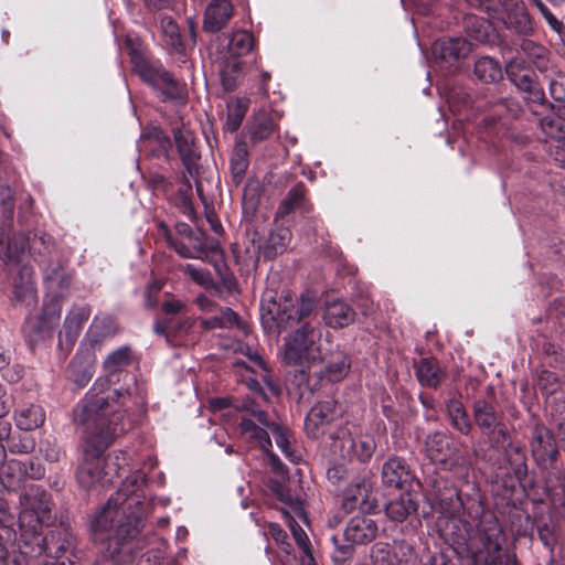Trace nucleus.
<instances>
[{
    "mask_svg": "<svg viewBox=\"0 0 565 565\" xmlns=\"http://www.w3.org/2000/svg\"><path fill=\"white\" fill-rule=\"evenodd\" d=\"M160 26L162 34L167 38L168 44L179 51L182 46L181 36L179 26L173 19L171 17H162Z\"/></svg>",
    "mask_w": 565,
    "mask_h": 565,
    "instance_id": "8fccbe9b",
    "label": "nucleus"
},
{
    "mask_svg": "<svg viewBox=\"0 0 565 565\" xmlns=\"http://www.w3.org/2000/svg\"><path fill=\"white\" fill-rule=\"evenodd\" d=\"M351 359L342 350H328L327 359L318 362L309 373H295L294 382L300 390V396L305 391L313 392L322 386L324 382L335 383L342 381L350 372Z\"/></svg>",
    "mask_w": 565,
    "mask_h": 565,
    "instance_id": "6e6552de",
    "label": "nucleus"
},
{
    "mask_svg": "<svg viewBox=\"0 0 565 565\" xmlns=\"http://www.w3.org/2000/svg\"><path fill=\"white\" fill-rule=\"evenodd\" d=\"M382 479L388 487L404 489L411 486L414 475L404 459L392 457L383 465Z\"/></svg>",
    "mask_w": 565,
    "mask_h": 565,
    "instance_id": "aec40b11",
    "label": "nucleus"
},
{
    "mask_svg": "<svg viewBox=\"0 0 565 565\" xmlns=\"http://www.w3.org/2000/svg\"><path fill=\"white\" fill-rule=\"evenodd\" d=\"M200 324L204 331L236 327L244 334L248 333V326L228 307L220 308V315L202 319Z\"/></svg>",
    "mask_w": 565,
    "mask_h": 565,
    "instance_id": "cd10ccee",
    "label": "nucleus"
},
{
    "mask_svg": "<svg viewBox=\"0 0 565 565\" xmlns=\"http://www.w3.org/2000/svg\"><path fill=\"white\" fill-rule=\"evenodd\" d=\"M167 241L171 247L183 258H203V248L201 245H190L183 239H175L167 236Z\"/></svg>",
    "mask_w": 565,
    "mask_h": 565,
    "instance_id": "49530a36",
    "label": "nucleus"
},
{
    "mask_svg": "<svg viewBox=\"0 0 565 565\" xmlns=\"http://www.w3.org/2000/svg\"><path fill=\"white\" fill-rule=\"evenodd\" d=\"M322 318L330 328H344L354 321L355 311L345 301L335 299L326 303Z\"/></svg>",
    "mask_w": 565,
    "mask_h": 565,
    "instance_id": "393cba45",
    "label": "nucleus"
},
{
    "mask_svg": "<svg viewBox=\"0 0 565 565\" xmlns=\"http://www.w3.org/2000/svg\"><path fill=\"white\" fill-rule=\"evenodd\" d=\"M286 522L292 533V536H294L297 545L303 553V555L301 557L302 565H316V561H315V557L312 554V546L310 544V541H309L306 532L295 521V518L287 519Z\"/></svg>",
    "mask_w": 565,
    "mask_h": 565,
    "instance_id": "ea45409f",
    "label": "nucleus"
},
{
    "mask_svg": "<svg viewBox=\"0 0 565 565\" xmlns=\"http://www.w3.org/2000/svg\"><path fill=\"white\" fill-rule=\"evenodd\" d=\"M242 73V63L236 57H231L222 63L220 75L225 90H233Z\"/></svg>",
    "mask_w": 565,
    "mask_h": 565,
    "instance_id": "79ce46f5",
    "label": "nucleus"
},
{
    "mask_svg": "<svg viewBox=\"0 0 565 565\" xmlns=\"http://www.w3.org/2000/svg\"><path fill=\"white\" fill-rule=\"evenodd\" d=\"M268 534L277 544L289 546V544L286 542L287 533L281 529L279 524L270 523L268 525Z\"/></svg>",
    "mask_w": 565,
    "mask_h": 565,
    "instance_id": "680f3d73",
    "label": "nucleus"
},
{
    "mask_svg": "<svg viewBox=\"0 0 565 565\" xmlns=\"http://www.w3.org/2000/svg\"><path fill=\"white\" fill-rule=\"evenodd\" d=\"M248 149L246 143L237 142L230 160V171L233 182L238 185L245 178L248 169Z\"/></svg>",
    "mask_w": 565,
    "mask_h": 565,
    "instance_id": "72a5a7b5",
    "label": "nucleus"
},
{
    "mask_svg": "<svg viewBox=\"0 0 565 565\" xmlns=\"http://www.w3.org/2000/svg\"><path fill=\"white\" fill-rule=\"evenodd\" d=\"M186 305L184 301L178 298L170 297L169 299L164 300L161 305V310L166 315H178L183 311H185Z\"/></svg>",
    "mask_w": 565,
    "mask_h": 565,
    "instance_id": "13d9d810",
    "label": "nucleus"
},
{
    "mask_svg": "<svg viewBox=\"0 0 565 565\" xmlns=\"http://www.w3.org/2000/svg\"><path fill=\"white\" fill-rule=\"evenodd\" d=\"M131 362L130 349L128 347L119 348L107 355L103 362V367L108 374L120 372Z\"/></svg>",
    "mask_w": 565,
    "mask_h": 565,
    "instance_id": "37998d69",
    "label": "nucleus"
},
{
    "mask_svg": "<svg viewBox=\"0 0 565 565\" xmlns=\"http://www.w3.org/2000/svg\"><path fill=\"white\" fill-rule=\"evenodd\" d=\"M476 77L486 84L495 83L502 78V68L498 61L484 56L475 63Z\"/></svg>",
    "mask_w": 565,
    "mask_h": 565,
    "instance_id": "e433bc0d",
    "label": "nucleus"
},
{
    "mask_svg": "<svg viewBox=\"0 0 565 565\" xmlns=\"http://www.w3.org/2000/svg\"><path fill=\"white\" fill-rule=\"evenodd\" d=\"M354 488V491L353 489H349L345 495L347 500L350 501L352 504L358 502L359 500L363 501L365 494H363L362 491L366 492L364 484L356 483Z\"/></svg>",
    "mask_w": 565,
    "mask_h": 565,
    "instance_id": "69168bd1",
    "label": "nucleus"
},
{
    "mask_svg": "<svg viewBox=\"0 0 565 565\" xmlns=\"http://www.w3.org/2000/svg\"><path fill=\"white\" fill-rule=\"evenodd\" d=\"M465 30L472 40L479 43L488 42L492 32V28L489 21L475 15L466 17Z\"/></svg>",
    "mask_w": 565,
    "mask_h": 565,
    "instance_id": "58836bf2",
    "label": "nucleus"
},
{
    "mask_svg": "<svg viewBox=\"0 0 565 565\" xmlns=\"http://www.w3.org/2000/svg\"><path fill=\"white\" fill-rule=\"evenodd\" d=\"M12 525L13 516L7 503L0 500V565H6L10 555L14 553L15 532Z\"/></svg>",
    "mask_w": 565,
    "mask_h": 565,
    "instance_id": "5701e85b",
    "label": "nucleus"
},
{
    "mask_svg": "<svg viewBox=\"0 0 565 565\" xmlns=\"http://www.w3.org/2000/svg\"><path fill=\"white\" fill-rule=\"evenodd\" d=\"M61 312L60 305L44 303L42 313L25 322L23 334L31 347L52 338L54 329L60 323Z\"/></svg>",
    "mask_w": 565,
    "mask_h": 565,
    "instance_id": "f8f14e48",
    "label": "nucleus"
},
{
    "mask_svg": "<svg viewBox=\"0 0 565 565\" xmlns=\"http://www.w3.org/2000/svg\"><path fill=\"white\" fill-rule=\"evenodd\" d=\"M550 94L554 99L553 104H559L565 102V86L562 82L553 79L550 83Z\"/></svg>",
    "mask_w": 565,
    "mask_h": 565,
    "instance_id": "052dcab7",
    "label": "nucleus"
},
{
    "mask_svg": "<svg viewBox=\"0 0 565 565\" xmlns=\"http://www.w3.org/2000/svg\"><path fill=\"white\" fill-rule=\"evenodd\" d=\"M20 553L30 557L41 556L47 552L42 527L52 520L50 495L40 486L31 484L20 495Z\"/></svg>",
    "mask_w": 565,
    "mask_h": 565,
    "instance_id": "7ed1b4c3",
    "label": "nucleus"
},
{
    "mask_svg": "<svg viewBox=\"0 0 565 565\" xmlns=\"http://www.w3.org/2000/svg\"><path fill=\"white\" fill-rule=\"evenodd\" d=\"M473 420L481 433L495 444L509 438V430L503 423V414L486 399H477L472 406Z\"/></svg>",
    "mask_w": 565,
    "mask_h": 565,
    "instance_id": "9b49d317",
    "label": "nucleus"
},
{
    "mask_svg": "<svg viewBox=\"0 0 565 565\" xmlns=\"http://www.w3.org/2000/svg\"><path fill=\"white\" fill-rule=\"evenodd\" d=\"M342 412L341 406L334 399H326L316 404L306 417L305 427L307 434L317 438L321 428L335 419Z\"/></svg>",
    "mask_w": 565,
    "mask_h": 565,
    "instance_id": "dca6fc26",
    "label": "nucleus"
},
{
    "mask_svg": "<svg viewBox=\"0 0 565 565\" xmlns=\"http://www.w3.org/2000/svg\"><path fill=\"white\" fill-rule=\"evenodd\" d=\"M266 454L269 457V463H270L273 471L278 475H281V476L286 475L287 471L285 470V466L280 462L278 457L276 455L271 454L270 451L266 452Z\"/></svg>",
    "mask_w": 565,
    "mask_h": 565,
    "instance_id": "774afa93",
    "label": "nucleus"
},
{
    "mask_svg": "<svg viewBox=\"0 0 565 565\" xmlns=\"http://www.w3.org/2000/svg\"><path fill=\"white\" fill-rule=\"evenodd\" d=\"M41 451H43L45 459L50 462H57L62 457L61 448L49 441L41 445Z\"/></svg>",
    "mask_w": 565,
    "mask_h": 565,
    "instance_id": "bf43d9fd",
    "label": "nucleus"
},
{
    "mask_svg": "<svg viewBox=\"0 0 565 565\" xmlns=\"http://www.w3.org/2000/svg\"><path fill=\"white\" fill-rule=\"evenodd\" d=\"M235 353L242 358L235 359L233 365L236 367H244L246 371L259 374V376L267 381L268 369L258 351L246 343H237Z\"/></svg>",
    "mask_w": 565,
    "mask_h": 565,
    "instance_id": "b1692460",
    "label": "nucleus"
},
{
    "mask_svg": "<svg viewBox=\"0 0 565 565\" xmlns=\"http://www.w3.org/2000/svg\"><path fill=\"white\" fill-rule=\"evenodd\" d=\"M195 305L199 307V309L203 312H213L215 311L218 306L215 301L206 297L205 295L201 294L199 295L195 300Z\"/></svg>",
    "mask_w": 565,
    "mask_h": 565,
    "instance_id": "e2e57ef3",
    "label": "nucleus"
},
{
    "mask_svg": "<svg viewBox=\"0 0 565 565\" xmlns=\"http://www.w3.org/2000/svg\"><path fill=\"white\" fill-rule=\"evenodd\" d=\"M330 540L334 547L331 554L333 562L338 565L344 564L349 558H351L354 551V544L350 542L341 544L337 535H332Z\"/></svg>",
    "mask_w": 565,
    "mask_h": 565,
    "instance_id": "603ef678",
    "label": "nucleus"
},
{
    "mask_svg": "<svg viewBox=\"0 0 565 565\" xmlns=\"http://www.w3.org/2000/svg\"><path fill=\"white\" fill-rule=\"evenodd\" d=\"M245 411L250 413V417H242L239 423V430L244 438L249 441L256 443L264 452H269L271 449V440L269 437L270 429L262 425L253 415V411H260L249 403L243 406Z\"/></svg>",
    "mask_w": 565,
    "mask_h": 565,
    "instance_id": "a211bd4d",
    "label": "nucleus"
},
{
    "mask_svg": "<svg viewBox=\"0 0 565 565\" xmlns=\"http://www.w3.org/2000/svg\"><path fill=\"white\" fill-rule=\"evenodd\" d=\"M416 375L420 384L428 387H437L445 377V373L439 365L427 359L419 362Z\"/></svg>",
    "mask_w": 565,
    "mask_h": 565,
    "instance_id": "4c0bfd02",
    "label": "nucleus"
},
{
    "mask_svg": "<svg viewBox=\"0 0 565 565\" xmlns=\"http://www.w3.org/2000/svg\"><path fill=\"white\" fill-rule=\"evenodd\" d=\"M559 384L555 375L548 371H543L537 379V387L545 394H553L557 391Z\"/></svg>",
    "mask_w": 565,
    "mask_h": 565,
    "instance_id": "5fc2aeb1",
    "label": "nucleus"
},
{
    "mask_svg": "<svg viewBox=\"0 0 565 565\" xmlns=\"http://www.w3.org/2000/svg\"><path fill=\"white\" fill-rule=\"evenodd\" d=\"M471 51V44L462 38H449L437 40L433 44V55L448 65L465 58Z\"/></svg>",
    "mask_w": 565,
    "mask_h": 565,
    "instance_id": "6ab92c4d",
    "label": "nucleus"
},
{
    "mask_svg": "<svg viewBox=\"0 0 565 565\" xmlns=\"http://www.w3.org/2000/svg\"><path fill=\"white\" fill-rule=\"evenodd\" d=\"M334 452H339L343 459H356L367 461L374 454L375 441L372 435L360 433L353 435L347 428H340L331 445Z\"/></svg>",
    "mask_w": 565,
    "mask_h": 565,
    "instance_id": "9d476101",
    "label": "nucleus"
},
{
    "mask_svg": "<svg viewBox=\"0 0 565 565\" xmlns=\"http://www.w3.org/2000/svg\"><path fill=\"white\" fill-rule=\"evenodd\" d=\"M376 523L369 516H353L345 526L344 539L352 544H365L375 539Z\"/></svg>",
    "mask_w": 565,
    "mask_h": 565,
    "instance_id": "412c9836",
    "label": "nucleus"
},
{
    "mask_svg": "<svg viewBox=\"0 0 565 565\" xmlns=\"http://www.w3.org/2000/svg\"><path fill=\"white\" fill-rule=\"evenodd\" d=\"M426 451L431 460L446 462L455 455L451 437L438 431L428 435L426 439Z\"/></svg>",
    "mask_w": 565,
    "mask_h": 565,
    "instance_id": "c756f323",
    "label": "nucleus"
},
{
    "mask_svg": "<svg viewBox=\"0 0 565 565\" xmlns=\"http://www.w3.org/2000/svg\"><path fill=\"white\" fill-rule=\"evenodd\" d=\"M247 111V103L244 99H235L228 104V124L232 125V129L235 130L242 124V120Z\"/></svg>",
    "mask_w": 565,
    "mask_h": 565,
    "instance_id": "864d4df0",
    "label": "nucleus"
},
{
    "mask_svg": "<svg viewBox=\"0 0 565 565\" xmlns=\"http://www.w3.org/2000/svg\"><path fill=\"white\" fill-rule=\"evenodd\" d=\"M446 408L451 426L460 434L468 436L472 430V424L462 402L457 397H451L448 399Z\"/></svg>",
    "mask_w": 565,
    "mask_h": 565,
    "instance_id": "7c9ffc66",
    "label": "nucleus"
},
{
    "mask_svg": "<svg viewBox=\"0 0 565 565\" xmlns=\"http://www.w3.org/2000/svg\"><path fill=\"white\" fill-rule=\"evenodd\" d=\"M43 278L47 296L52 298L50 303L60 305V299L65 297L71 286L70 274L58 263H49L43 268Z\"/></svg>",
    "mask_w": 565,
    "mask_h": 565,
    "instance_id": "f3484780",
    "label": "nucleus"
},
{
    "mask_svg": "<svg viewBox=\"0 0 565 565\" xmlns=\"http://www.w3.org/2000/svg\"><path fill=\"white\" fill-rule=\"evenodd\" d=\"M306 206V188L302 183L291 188L286 198L281 201L277 209L276 217L284 218L296 210H302Z\"/></svg>",
    "mask_w": 565,
    "mask_h": 565,
    "instance_id": "f704fd0d",
    "label": "nucleus"
},
{
    "mask_svg": "<svg viewBox=\"0 0 565 565\" xmlns=\"http://www.w3.org/2000/svg\"><path fill=\"white\" fill-rule=\"evenodd\" d=\"M416 510L417 503L412 499L411 494L403 493L386 504L385 513L392 521L403 522L408 515L415 513Z\"/></svg>",
    "mask_w": 565,
    "mask_h": 565,
    "instance_id": "2f4dec72",
    "label": "nucleus"
},
{
    "mask_svg": "<svg viewBox=\"0 0 565 565\" xmlns=\"http://www.w3.org/2000/svg\"><path fill=\"white\" fill-rule=\"evenodd\" d=\"M275 124L273 118L266 113H259L255 116L250 128V138L253 141H263L274 131Z\"/></svg>",
    "mask_w": 565,
    "mask_h": 565,
    "instance_id": "a18cd8bd",
    "label": "nucleus"
},
{
    "mask_svg": "<svg viewBox=\"0 0 565 565\" xmlns=\"http://www.w3.org/2000/svg\"><path fill=\"white\" fill-rule=\"evenodd\" d=\"M89 317V309L87 307H74L66 316L64 321V337L72 345L76 340L83 323Z\"/></svg>",
    "mask_w": 565,
    "mask_h": 565,
    "instance_id": "c9c22d12",
    "label": "nucleus"
},
{
    "mask_svg": "<svg viewBox=\"0 0 565 565\" xmlns=\"http://www.w3.org/2000/svg\"><path fill=\"white\" fill-rule=\"evenodd\" d=\"M173 135L178 153L185 170V173L182 175V182L186 189H191L190 178L194 179L198 175L200 160L194 134L182 125L181 127L173 128Z\"/></svg>",
    "mask_w": 565,
    "mask_h": 565,
    "instance_id": "ddd939ff",
    "label": "nucleus"
},
{
    "mask_svg": "<svg viewBox=\"0 0 565 565\" xmlns=\"http://www.w3.org/2000/svg\"><path fill=\"white\" fill-rule=\"evenodd\" d=\"M103 385L102 381L95 382L74 412L75 422L85 435L76 480L86 490L105 489L119 476V463L110 462L111 457H105L104 452L128 428L122 422L121 406L131 398L132 392H106Z\"/></svg>",
    "mask_w": 565,
    "mask_h": 565,
    "instance_id": "f257e3e1",
    "label": "nucleus"
},
{
    "mask_svg": "<svg viewBox=\"0 0 565 565\" xmlns=\"http://www.w3.org/2000/svg\"><path fill=\"white\" fill-rule=\"evenodd\" d=\"M290 239V230L284 226H279L271 231L268 236L258 244V253L263 254L265 258H275L277 255L282 254L287 249Z\"/></svg>",
    "mask_w": 565,
    "mask_h": 565,
    "instance_id": "bb28decb",
    "label": "nucleus"
},
{
    "mask_svg": "<svg viewBox=\"0 0 565 565\" xmlns=\"http://www.w3.org/2000/svg\"><path fill=\"white\" fill-rule=\"evenodd\" d=\"M233 14V6L228 0H213L204 14V29L217 32L223 29Z\"/></svg>",
    "mask_w": 565,
    "mask_h": 565,
    "instance_id": "a878e982",
    "label": "nucleus"
},
{
    "mask_svg": "<svg viewBox=\"0 0 565 565\" xmlns=\"http://www.w3.org/2000/svg\"><path fill=\"white\" fill-rule=\"evenodd\" d=\"M255 40L248 31H236L232 34L228 42V53L233 57L243 56L252 51Z\"/></svg>",
    "mask_w": 565,
    "mask_h": 565,
    "instance_id": "a19ab883",
    "label": "nucleus"
},
{
    "mask_svg": "<svg viewBox=\"0 0 565 565\" xmlns=\"http://www.w3.org/2000/svg\"><path fill=\"white\" fill-rule=\"evenodd\" d=\"M93 376V365L92 360L89 358H83L79 354H76L68 367H67V377L70 381L74 382L78 387H83L88 384Z\"/></svg>",
    "mask_w": 565,
    "mask_h": 565,
    "instance_id": "473e14b6",
    "label": "nucleus"
},
{
    "mask_svg": "<svg viewBox=\"0 0 565 565\" xmlns=\"http://www.w3.org/2000/svg\"><path fill=\"white\" fill-rule=\"evenodd\" d=\"M509 76L511 77V79L514 82L519 89L530 93L531 98L534 102H543L544 94L541 89L536 87L535 82L530 75L524 74L519 77H512V74H509Z\"/></svg>",
    "mask_w": 565,
    "mask_h": 565,
    "instance_id": "3c124183",
    "label": "nucleus"
},
{
    "mask_svg": "<svg viewBox=\"0 0 565 565\" xmlns=\"http://www.w3.org/2000/svg\"><path fill=\"white\" fill-rule=\"evenodd\" d=\"M550 499L555 509L565 511V479L551 488Z\"/></svg>",
    "mask_w": 565,
    "mask_h": 565,
    "instance_id": "6e6d98bb",
    "label": "nucleus"
},
{
    "mask_svg": "<svg viewBox=\"0 0 565 565\" xmlns=\"http://www.w3.org/2000/svg\"><path fill=\"white\" fill-rule=\"evenodd\" d=\"M150 138H153L162 149V151L167 152L170 147V139L166 137L161 130L154 128L151 132L148 134Z\"/></svg>",
    "mask_w": 565,
    "mask_h": 565,
    "instance_id": "338daca9",
    "label": "nucleus"
},
{
    "mask_svg": "<svg viewBox=\"0 0 565 565\" xmlns=\"http://www.w3.org/2000/svg\"><path fill=\"white\" fill-rule=\"evenodd\" d=\"M540 127L547 138L555 141L565 138V124L557 117L545 116L540 120Z\"/></svg>",
    "mask_w": 565,
    "mask_h": 565,
    "instance_id": "de8ad7c7",
    "label": "nucleus"
},
{
    "mask_svg": "<svg viewBox=\"0 0 565 565\" xmlns=\"http://www.w3.org/2000/svg\"><path fill=\"white\" fill-rule=\"evenodd\" d=\"M253 415L262 425H265L267 428L270 429L275 437L277 447L281 450L285 457L289 459L291 462H297L299 457L291 449V434L289 429L271 420L265 411H253Z\"/></svg>",
    "mask_w": 565,
    "mask_h": 565,
    "instance_id": "4be33fe9",
    "label": "nucleus"
},
{
    "mask_svg": "<svg viewBox=\"0 0 565 565\" xmlns=\"http://www.w3.org/2000/svg\"><path fill=\"white\" fill-rule=\"evenodd\" d=\"M530 445L532 455L540 466L545 468L555 461L558 454L556 443L553 434L545 426H534Z\"/></svg>",
    "mask_w": 565,
    "mask_h": 565,
    "instance_id": "2eb2a0df",
    "label": "nucleus"
},
{
    "mask_svg": "<svg viewBox=\"0 0 565 565\" xmlns=\"http://www.w3.org/2000/svg\"><path fill=\"white\" fill-rule=\"evenodd\" d=\"M504 542L505 534L498 519L486 515L469 535L466 551L473 565H509L502 552Z\"/></svg>",
    "mask_w": 565,
    "mask_h": 565,
    "instance_id": "423d86ee",
    "label": "nucleus"
},
{
    "mask_svg": "<svg viewBox=\"0 0 565 565\" xmlns=\"http://www.w3.org/2000/svg\"><path fill=\"white\" fill-rule=\"evenodd\" d=\"M145 481L140 471L128 476L94 518L90 527L95 540L103 544L95 565H122L132 559L135 540L142 527L140 515L132 509L140 503L138 491Z\"/></svg>",
    "mask_w": 565,
    "mask_h": 565,
    "instance_id": "f03ea898",
    "label": "nucleus"
},
{
    "mask_svg": "<svg viewBox=\"0 0 565 565\" xmlns=\"http://www.w3.org/2000/svg\"><path fill=\"white\" fill-rule=\"evenodd\" d=\"M551 154L556 161L565 164V137L555 141L550 149Z\"/></svg>",
    "mask_w": 565,
    "mask_h": 565,
    "instance_id": "0e129e2a",
    "label": "nucleus"
},
{
    "mask_svg": "<svg viewBox=\"0 0 565 565\" xmlns=\"http://www.w3.org/2000/svg\"><path fill=\"white\" fill-rule=\"evenodd\" d=\"M539 536L544 546H546L550 550H553L557 542L555 529L552 524L548 523H544L539 526Z\"/></svg>",
    "mask_w": 565,
    "mask_h": 565,
    "instance_id": "4d7b16f0",
    "label": "nucleus"
},
{
    "mask_svg": "<svg viewBox=\"0 0 565 565\" xmlns=\"http://www.w3.org/2000/svg\"><path fill=\"white\" fill-rule=\"evenodd\" d=\"M500 9L491 17L502 21L507 29L527 35L532 32V23L523 0H497Z\"/></svg>",
    "mask_w": 565,
    "mask_h": 565,
    "instance_id": "4468645a",
    "label": "nucleus"
},
{
    "mask_svg": "<svg viewBox=\"0 0 565 565\" xmlns=\"http://www.w3.org/2000/svg\"><path fill=\"white\" fill-rule=\"evenodd\" d=\"M134 70L140 77L150 84L154 89L160 92L163 100L166 99H183L185 88L182 83L177 81L160 64L148 63L137 57L134 58Z\"/></svg>",
    "mask_w": 565,
    "mask_h": 565,
    "instance_id": "1a4fd4ad",
    "label": "nucleus"
},
{
    "mask_svg": "<svg viewBox=\"0 0 565 565\" xmlns=\"http://www.w3.org/2000/svg\"><path fill=\"white\" fill-rule=\"evenodd\" d=\"M323 341L328 342V337L323 339L320 328L312 326L310 322H303L285 338V363L297 366L298 370L295 373H309L318 362L327 359V349L323 347Z\"/></svg>",
    "mask_w": 565,
    "mask_h": 565,
    "instance_id": "20e7f679",
    "label": "nucleus"
},
{
    "mask_svg": "<svg viewBox=\"0 0 565 565\" xmlns=\"http://www.w3.org/2000/svg\"><path fill=\"white\" fill-rule=\"evenodd\" d=\"M316 308V298L309 292L301 295L297 303L289 295L280 296L278 299H263L260 321L266 331L280 332L296 322H306L305 320L315 315Z\"/></svg>",
    "mask_w": 565,
    "mask_h": 565,
    "instance_id": "39448f33",
    "label": "nucleus"
},
{
    "mask_svg": "<svg viewBox=\"0 0 565 565\" xmlns=\"http://www.w3.org/2000/svg\"><path fill=\"white\" fill-rule=\"evenodd\" d=\"M14 420L19 429L34 430L44 424L45 412L41 405L22 404L15 409Z\"/></svg>",
    "mask_w": 565,
    "mask_h": 565,
    "instance_id": "c85d7f7f",
    "label": "nucleus"
},
{
    "mask_svg": "<svg viewBox=\"0 0 565 565\" xmlns=\"http://www.w3.org/2000/svg\"><path fill=\"white\" fill-rule=\"evenodd\" d=\"M278 498L285 504L282 508V515L287 519L298 518L300 520H306V512L303 509V504L301 500L297 497H294L288 491L281 489L278 492Z\"/></svg>",
    "mask_w": 565,
    "mask_h": 565,
    "instance_id": "c03bdc74",
    "label": "nucleus"
},
{
    "mask_svg": "<svg viewBox=\"0 0 565 565\" xmlns=\"http://www.w3.org/2000/svg\"><path fill=\"white\" fill-rule=\"evenodd\" d=\"M184 273L198 285L205 289H216L213 277L207 269L196 267L192 264H188L184 267Z\"/></svg>",
    "mask_w": 565,
    "mask_h": 565,
    "instance_id": "09e8293b",
    "label": "nucleus"
},
{
    "mask_svg": "<svg viewBox=\"0 0 565 565\" xmlns=\"http://www.w3.org/2000/svg\"><path fill=\"white\" fill-rule=\"evenodd\" d=\"M29 246V238L24 234L15 233L7 236L0 232V260L4 264L12 263L14 298L28 307L32 306L36 299L33 270L28 265L18 266V262Z\"/></svg>",
    "mask_w": 565,
    "mask_h": 565,
    "instance_id": "0eeeda50",
    "label": "nucleus"
}]
</instances>
